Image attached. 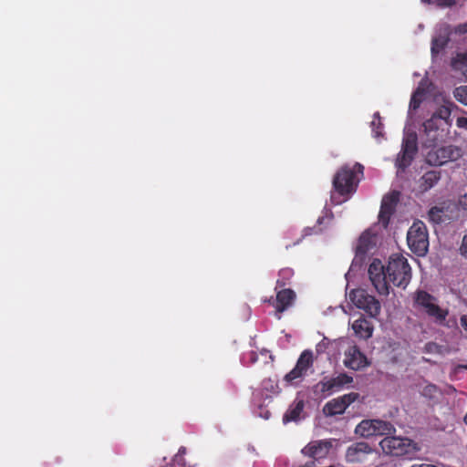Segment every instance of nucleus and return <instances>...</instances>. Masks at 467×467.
<instances>
[{
	"label": "nucleus",
	"instance_id": "f257e3e1",
	"mask_svg": "<svg viewBox=\"0 0 467 467\" xmlns=\"http://www.w3.org/2000/svg\"><path fill=\"white\" fill-rule=\"evenodd\" d=\"M379 446L386 455L407 457L409 459H413L420 451V444L413 440L407 437L395 436L393 434L382 439L379 442Z\"/></svg>",
	"mask_w": 467,
	"mask_h": 467
},
{
	"label": "nucleus",
	"instance_id": "f03ea898",
	"mask_svg": "<svg viewBox=\"0 0 467 467\" xmlns=\"http://www.w3.org/2000/svg\"><path fill=\"white\" fill-rule=\"evenodd\" d=\"M386 275L388 285L391 283L405 289L411 279V268L407 258L401 254L391 255L386 266Z\"/></svg>",
	"mask_w": 467,
	"mask_h": 467
},
{
	"label": "nucleus",
	"instance_id": "7ed1b4c3",
	"mask_svg": "<svg viewBox=\"0 0 467 467\" xmlns=\"http://www.w3.org/2000/svg\"><path fill=\"white\" fill-rule=\"evenodd\" d=\"M364 167L360 163H356L353 168L348 166L342 167L335 174L333 179V188L340 196H347L356 192L358 179L357 173L363 174Z\"/></svg>",
	"mask_w": 467,
	"mask_h": 467
},
{
	"label": "nucleus",
	"instance_id": "20e7f679",
	"mask_svg": "<svg viewBox=\"0 0 467 467\" xmlns=\"http://www.w3.org/2000/svg\"><path fill=\"white\" fill-rule=\"evenodd\" d=\"M414 305L422 308L426 314L434 318L437 323H443L448 315V309H443L437 305V298L424 290H417L413 296Z\"/></svg>",
	"mask_w": 467,
	"mask_h": 467
},
{
	"label": "nucleus",
	"instance_id": "39448f33",
	"mask_svg": "<svg viewBox=\"0 0 467 467\" xmlns=\"http://www.w3.org/2000/svg\"><path fill=\"white\" fill-rule=\"evenodd\" d=\"M407 243L410 251L418 256L428 252L429 234L425 223L420 220L414 222L407 233Z\"/></svg>",
	"mask_w": 467,
	"mask_h": 467
},
{
	"label": "nucleus",
	"instance_id": "423d86ee",
	"mask_svg": "<svg viewBox=\"0 0 467 467\" xmlns=\"http://www.w3.org/2000/svg\"><path fill=\"white\" fill-rule=\"evenodd\" d=\"M462 157V150L454 145L432 147L425 156V161L431 166H441Z\"/></svg>",
	"mask_w": 467,
	"mask_h": 467
},
{
	"label": "nucleus",
	"instance_id": "0eeeda50",
	"mask_svg": "<svg viewBox=\"0 0 467 467\" xmlns=\"http://www.w3.org/2000/svg\"><path fill=\"white\" fill-rule=\"evenodd\" d=\"M349 298L356 307L365 311L370 317H377L381 309L379 301L364 289H354Z\"/></svg>",
	"mask_w": 467,
	"mask_h": 467
},
{
	"label": "nucleus",
	"instance_id": "6e6552de",
	"mask_svg": "<svg viewBox=\"0 0 467 467\" xmlns=\"http://www.w3.org/2000/svg\"><path fill=\"white\" fill-rule=\"evenodd\" d=\"M417 152L418 137L416 132L407 133L403 138L401 150L396 160V166L404 171L411 164Z\"/></svg>",
	"mask_w": 467,
	"mask_h": 467
},
{
	"label": "nucleus",
	"instance_id": "1a4fd4ad",
	"mask_svg": "<svg viewBox=\"0 0 467 467\" xmlns=\"http://www.w3.org/2000/svg\"><path fill=\"white\" fill-rule=\"evenodd\" d=\"M369 279L375 289L380 295L389 294V285L386 275V267L379 259H374L368 266Z\"/></svg>",
	"mask_w": 467,
	"mask_h": 467
},
{
	"label": "nucleus",
	"instance_id": "9d476101",
	"mask_svg": "<svg viewBox=\"0 0 467 467\" xmlns=\"http://www.w3.org/2000/svg\"><path fill=\"white\" fill-rule=\"evenodd\" d=\"M358 393L350 392L335 398L326 403L323 408V412L326 416L330 417L343 414L347 408L358 400Z\"/></svg>",
	"mask_w": 467,
	"mask_h": 467
},
{
	"label": "nucleus",
	"instance_id": "9b49d317",
	"mask_svg": "<svg viewBox=\"0 0 467 467\" xmlns=\"http://www.w3.org/2000/svg\"><path fill=\"white\" fill-rule=\"evenodd\" d=\"M399 201L400 192L397 191H393L383 197L379 213V223H381L383 228L386 229L389 226L390 217L394 213Z\"/></svg>",
	"mask_w": 467,
	"mask_h": 467
},
{
	"label": "nucleus",
	"instance_id": "f8f14e48",
	"mask_svg": "<svg viewBox=\"0 0 467 467\" xmlns=\"http://www.w3.org/2000/svg\"><path fill=\"white\" fill-rule=\"evenodd\" d=\"M373 451L372 446L366 441L354 442L347 449L345 459L348 463H361L366 462Z\"/></svg>",
	"mask_w": 467,
	"mask_h": 467
},
{
	"label": "nucleus",
	"instance_id": "ddd939ff",
	"mask_svg": "<svg viewBox=\"0 0 467 467\" xmlns=\"http://www.w3.org/2000/svg\"><path fill=\"white\" fill-rule=\"evenodd\" d=\"M331 448L332 441L330 440L312 441L302 449L301 452L306 457L319 461L328 455Z\"/></svg>",
	"mask_w": 467,
	"mask_h": 467
},
{
	"label": "nucleus",
	"instance_id": "4468645a",
	"mask_svg": "<svg viewBox=\"0 0 467 467\" xmlns=\"http://www.w3.org/2000/svg\"><path fill=\"white\" fill-rule=\"evenodd\" d=\"M344 364L347 368L358 370L368 365L367 357L360 351L358 346H351L345 353Z\"/></svg>",
	"mask_w": 467,
	"mask_h": 467
},
{
	"label": "nucleus",
	"instance_id": "2eb2a0df",
	"mask_svg": "<svg viewBox=\"0 0 467 467\" xmlns=\"http://www.w3.org/2000/svg\"><path fill=\"white\" fill-rule=\"evenodd\" d=\"M377 241V234L374 233L372 229L365 230L358 238L356 247V256L363 259V257L376 246Z\"/></svg>",
	"mask_w": 467,
	"mask_h": 467
},
{
	"label": "nucleus",
	"instance_id": "dca6fc26",
	"mask_svg": "<svg viewBox=\"0 0 467 467\" xmlns=\"http://www.w3.org/2000/svg\"><path fill=\"white\" fill-rule=\"evenodd\" d=\"M352 329L358 337L367 340L372 337L374 326L369 320L361 316L353 322Z\"/></svg>",
	"mask_w": 467,
	"mask_h": 467
},
{
	"label": "nucleus",
	"instance_id": "f3484780",
	"mask_svg": "<svg viewBox=\"0 0 467 467\" xmlns=\"http://www.w3.org/2000/svg\"><path fill=\"white\" fill-rule=\"evenodd\" d=\"M296 298V293L290 288H281L276 293L275 309L278 313L284 312L287 309Z\"/></svg>",
	"mask_w": 467,
	"mask_h": 467
},
{
	"label": "nucleus",
	"instance_id": "a211bd4d",
	"mask_svg": "<svg viewBox=\"0 0 467 467\" xmlns=\"http://www.w3.org/2000/svg\"><path fill=\"white\" fill-rule=\"evenodd\" d=\"M441 171L431 170L426 171L419 181V187L421 192H427L434 187L441 180Z\"/></svg>",
	"mask_w": 467,
	"mask_h": 467
},
{
	"label": "nucleus",
	"instance_id": "6ab92c4d",
	"mask_svg": "<svg viewBox=\"0 0 467 467\" xmlns=\"http://www.w3.org/2000/svg\"><path fill=\"white\" fill-rule=\"evenodd\" d=\"M305 408V401L303 400L296 399L289 406L287 410L283 416V422L287 423L290 421H296L300 419V415Z\"/></svg>",
	"mask_w": 467,
	"mask_h": 467
},
{
	"label": "nucleus",
	"instance_id": "aec40b11",
	"mask_svg": "<svg viewBox=\"0 0 467 467\" xmlns=\"http://www.w3.org/2000/svg\"><path fill=\"white\" fill-rule=\"evenodd\" d=\"M377 423L379 420H363L356 427L355 432L362 437L377 436Z\"/></svg>",
	"mask_w": 467,
	"mask_h": 467
},
{
	"label": "nucleus",
	"instance_id": "412c9836",
	"mask_svg": "<svg viewBox=\"0 0 467 467\" xmlns=\"http://www.w3.org/2000/svg\"><path fill=\"white\" fill-rule=\"evenodd\" d=\"M449 41L450 37L448 34H440L439 36L433 37L431 41L432 56H436L441 52L447 47Z\"/></svg>",
	"mask_w": 467,
	"mask_h": 467
},
{
	"label": "nucleus",
	"instance_id": "4be33fe9",
	"mask_svg": "<svg viewBox=\"0 0 467 467\" xmlns=\"http://www.w3.org/2000/svg\"><path fill=\"white\" fill-rule=\"evenodd\" d=\"M313 352L309 349H306L300 354L296 366L307 373V370L313 366Z\"/></svg>",
	"mask_w": 467,
	"mask_h": 467
},
{
	"label": "nucleus",
	"instance_id": "5701e85b",
	"mask_svg": "<svg viewBox=\"0 0 467 467\" xmlns=\"http://www.w3.org/2000/svg\"><path fill=\"white\" fill-rule=\"evenodd\" d=\"M420 395L430 400H435L442 395V391L437 385L426 382V385L420 390Z\"/></svg>",
	"mask_w": 467,
	"mask_h": 467
},
{
	"label": "nucleus",
	"instance_id": "b1692460",
	"mask_svg": "<svg viewBox=\"0 0 467 467\" xmlns=\"http://www.w3.org/2000/svg\"><path fill=\"white\" fill-rule=\"evenodd\" d=\"M428 219L434 224H441L446 221L445 210L443 207L433 206L428 212Z\"/></svg>",
	"mask_w": 467,
	"mask_h": 467
},
{
	"label": "nucleus",
	"instance_id": "393cba45",
	"mask_svg": "<svg viewBox=\"0 0 467 467\" xmlns=\"http://www.w3.org/2000/svg\"><path fill=\"white\" fill-rule=\"evenodd\" d=\"M306 375V373L305 371L301 370L297 366H295L290 372L285 374L284 381L289 385H295L300 382Z\"/></svg>",
	"mask_w": 467,
	"mask_h": 467
},
{
	"label": "nucleus",
	"instance_id": "a878e982",
	"mask_svg": "<svg viewBox=\"0 0 467 467\" xmlns=\"http://www.w3.org/2000/svg\"><path fill=\"white\" fill-rule=\"evenodd\" d=\"M443 131L444 130H439V132L424 131V133L426 135V140L423 142V147L424 148L435 147L437 142L442 139Z\"/></svg>",
	"mask_w": 467,
	"mask_h": 467
},
{
	"label": "nucleus",
	"instance_id": "bb28decb",
	"mask_svg": "<svg viewBox=\"0 0 467 467\" xmlns=\"http://www.w3.org/2000/svg\"><path fill=\"white\" fill-rule=\"evenodd\" d=\"M377 425V436H390L396 432V428L389 421L379 420Z\"/></svg>",
	"mask_w": 467,
	"mask_h": 467
},
{
	"label": "nucleus",
	"instance_id": "cd10ccee",
	"mask_svg": "<svg viewBox=\"0 0 467 467\" xmlns=\"http://www.w3.org/2000/svg\"><path fill=\"white\" fill-rule=\"evenodd\" d=\"M439 121H440L439 118L431 116L429 119H427L423 123V130H424V131L439 132V130H443V124L441 122H439Z\"/></svg>",
	"mask_w": 467,
	"mask_h": 467
},
{
	"label": "nucleus",
	"instance_id": "c85d7f7f",
	"mask_svg": "<svg viewBox=\"0 0 467 467\" xmlns=\"http://www.w3.org/2000/svg\"><path fill=\"white\" fill-rule=\"evenodd\" d=\"M293 275H294V273H293V270L291 268L281 269L279 271V278L276 281V287H275V289L282 288V287L285 286L286 284L288 283V281L293 276Z\"/></svg>",
	"mask_w": 467,
	"mask_h": 467
},
{
	"label": "nucleus",
	"instance_id": "c756f323",
	"mask_svg": "<svg viewBox=\"0 0 467 467\" xmlns=\"http://www.w3.org/2000/svg\"><path fill=\"white\" fill-rule=\"evenodd\" d=\"M335 390H339L342 387L347 384H349L353 381L352 377L347 375L346 373L339 374L337 377L330 379Z\"/></svg>",
	"mask_w": 467,
	"mask_h": 467
},
{
	"label": "nucleus",
	"instance_id": "7c9ffc66",
	"mask_svg": "<svg viewBox=\"0 0 467 467\" xmlns=\"http://www.w3.org/2000/svg\"><path fill=\"white\" fill-rule=\"evenodd\" d=\"M457 101L467 106V86H460L453 90Z\"/></svg>",
	"mask_w": 467,
	"mask_h": 467
},
{
	"label": "nucleus",
	"instance_id": "2f4dec72",
	"mask_svg": "<svg viewBox=\"0 0 467 467\" xmlns=\"http://www.w3.org/2000/svg\"><path fill=\"white\" fill-rule=\"evenodd\" d=\"M451 116V109L447 106L441 107L435 113H433L432 117L439 118V122H441L443 125L447 123V119Z\"/></svg>",
	"mask_w": 467,
	"mask_h": 467
},
{
	"label": "nucleus",
	"instance_id": "473e14b6",
	"mask_svg": "<svg viewBox=\"0 0 467 467\" xmlns=\"http://www.w3.org/2000/svg\"><path fill=\"white\" fill-rule=\"evenodd\" d=\"M372 131L375 137H380L382 135L383 125L379 113L374 115V119L371 122Z\"/></svg>",
	"mask_w": 467,
	"mask_h": 467
},
{
	"label": "nucleus",
	"instance_id": "72a5a7b5",
	"mask_svg": "<svg viewBox=\"0 0 467 467\" xmlns=\"http://www.w3.org/2000/svg\"><path fill=\"white\" fill-rule=\"evenodd\" d=\"M317 388H318L322 393L330 394L331 392L335 391V389L333 387V383H332L331 379H328L326 381L325 380L319 381L317 385Z\"/></svg>",
	"mask_w": 467,
	"mask_h": 467
},
{
	"label": "nucleus",
	"instance_id": "f704fd0d",
	"mask_svg": "<svg viewBox=\"0 0 467 467\" xmlns=\"http://www.w3.org/2000/svg\"><path fill=\"white\" fill-rule=\"evenodd\" d=\"M422 2L431 4L432 0H422ZM437 4L440 6H452L456 4V0H437Z\"/></svg>",
	"mask_w": 467,
	"mask_h": 467
},
{
	"label": "nucleus",
	"instance_id": "c9c22d12",
	"mask_svg": "<svg viewBox=\"0 0 467 467\" xmlns=\"http://www.w3.org/2000/svg\"><path fill=\"white\" fill-rule=\"evenodd\" d=\"M457 204L460 209L467 212V193L459 196Z\"/></svg>",
	"mask_w": 467,
	"mask_h": 467
},
{
	"label": "nucleus",
	"instance_id": "e433bc0d",
	"mask_svg": "<svg viewBox=\"0 0 467 467\" xmlns=\"http://www.w3.org/2000/svg\"><path fill=\"white\" fill-rule=\"evenodd\" d=\"M460 253L462 256L467 257V234L462 238Z\"/></svg>",
	"mask_w": 467,
	"mask_h": 467
},
{
	"label": "nucleus",
	"instance_id": "4c0bfd02",
	"mask_svg": "<svg viewBox=\"0 0 467 467\" xmlns=\"http://www.w3.org/2000/svg\"><path fill=\"white\" fill-rule=\"evenodd\" d=\"M456 126L460 129H464L467 130V118L466 117L457 118Z\"/></svg>",
	"mask_w": 467,
	"mask_h": 467
},
{
	"label": "nucleus",
	"instance_id": "58836bf2",
	"mask_svg": "<svg viewBox=\"0 0 467 467\" xmlns=\"http://www.w3.org/2000/svg\"><path fill=\"white\" fill-rule=\"evenodd\" d=\"M461 325L463 329L467 332V315H462L460 318Z\"/></svg>",
	"mask_w": 467,
	"mask_h": 467
},
{
	"label": "nucleus",
	"instance_id": "ea45409f",
	"mask_svg": "<svg viewBox=\"0 0 467 467\" xmlns=\"http://www.w3.org/2000/svg\"><path fill=\"white\" fill-rule=\"evenodd\" d=\"M410 467H438L434 464L430 463H414Z\"/></svg>",
	"mask_w": 467,
	"mask_h": 467
},
{
	"label": "nucleus",
	"instance_id": "a19ab883",
	"mask_svg": "<svg viewBox=\"0 0 467 467\" xmlns=\"http://www.w3.org/2000/svg\"><path fill=\"white\" fill-rule=\"evenodd\" d=\"M419 106L418 102L414 99V98L411 99L410 101V107H413V109H416Z\"/></svg>",
	"mask_w": 467,
	"mask_h": 467
},
{
	"label": "nucleus",
	"instance_id": "79ce46f5",
	"mask_svg": "<svg viewBox=\"0 0 467 467\" xmlns=\"http://www.w3.org/2000/svg\"><path fill=\"white\" fill-rule=\"evenodd\" d=\"M460 27H461V29H460L461 32H467V25H462Z\"/></svg>",
	"mask_w": 467,
	"mask_h": 467
},
{
	"label": "nucleus",
	"instance_id": "37998d69",
	"mask_svg": "<svg viewBox=\"0 0 467 467\" xmlns=\"http://www.w3.org/2000/svg\"><path fill=\"white\" fill-rule=\"evenodd\" d=\"M252 361L253 362H255L256 361V355L254 352H252Z\"/></svg>",
	"mask_w": 467,
	"mask_h": 467
},
{
	"label": "nucleus",
	"instance_id": "c03bdc74",
	"mask_svg": "<svg viewBox=\"0 0 467 467\" xmlns=\"http://www.w3.org/2000/svg\"><path fill=\"white\" fill-rule=\"evenodd\" d=\"M335 198L336 197L334 195L331 196L332 201L335 202L336 203H340L341 202V201H335Z\"/></svg>",
	"mask_w": 467,
	"mask_h": 467
},
{
	"label": "nucleus",
	"instance_id": "a18cd8bd",
	"mask_svg": "<svg viewBox=\"0 0 467 467\" xmlns=\"http://www.w3.org/2000/svg\"><path fill=\"white\" fill-rule=\"evenodd\" d=\"M463 420H464V423L467 425V412H466V415L464 416Z\"/></svg>",
	"mask_w": 467,
	"mask_h": 467
},
{
	"label": "nucleus",
	"instance_id": "49530a36",
	"mask_svg": "<svg viewBox=\"0 0 467 467\" xmlns=\"http://www.w3.org/2000/svg\"><path fill=\"white\" fill-rule=\"evenodd\" d=\"M180 451H182V453H184L185 449H184V448H182V449H180Z\"/></svg>",
	"mask_w": 467,
	"mask_h": 467
}]
</instances>
